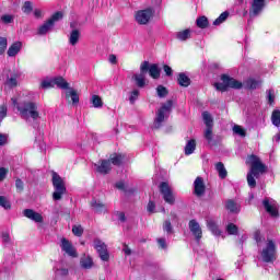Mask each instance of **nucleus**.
Segmentation results:
<instances>
[{
    "label": "nucleus",
    "instance_id": "864d4df0",
    "mask_svg": "<svg viewBox=\"0 0 280 280\" xmlns=\"http://www.w3.org/2000/svg\"><path fill=\"white\" fill-rule=\"evenodd\" d=\"M98 255L102 261H108L110 259V255L108 254V248L104 249L103 252H98Z\"/></svg>",
    "mask_w": 280,
    "mask_h": 280
},
{
    "label": "nucleus",
    "instance_id": "f3484780",
    "mask_svg": "<svg viewBox=\"0 0 280 280\" xmlns=\"http://www.w3.org/2000/svg\"><path fill=\"white\" fill-rule=\"evenodd\" d=\"M80 36H82V34L80 33V30L78 28L72 30L68 37L69 45H71L72 47H75V45L80 43Z\"/></svg>",
    "mask_w": 280,
    "mask_h": 280
},
{
    "label": "nucleus",
    "instance_id": "c03bdc74",
    "mask_svg": "<svg viewBox=\"0 0 280 280\" xmlns=\"http://www.w3.org/2000/svg\"><path fill=\"white\" fill-rule=\"evenodd\" d=\"M140 92L139 90H133L129 93V102L130 104H135L137 100H139Z\"/></svg>",
    "mask_w": 280,
    "mask_h": 280
},
{
    "label": "nucleus",
    "instance_id": "5fc2aeb1",
    "mask_svg": "<svg viewBox=\"0 0 280 280\" xmlns=\"http://www.w3.org/2000/svg\"><path fill=\"white\" fill-rule=\"evenodd\" d=\"M148 71H150V62L148 61H143L141 65H140V73H148Z\"/></svg>",
    "mask_w": 280,
    "mask_h": 280
},
{
    "label": "nucleus",
    "instance_id": "c85d7f7f",
    "mask_svg": "<svg viewBox=\"0 0 280 280\" xmlns=\"http://www.w3.org/2000/svg\"><path fill=\"white\" fill-rule=\"evenodd\" d=\"M225 207L230 213H240V206L233 200H228Z\"/></svg>",
    "mask_w": 280,
    "mask_h": 280
},
{
    "label": "nucleus",
    "instance_id": "423d86ee",
    "mask_svg": "<svg viewBox=\"0 0 280 280\" xmlns=\"http://www.w3.org/2000/svg\"><path fill=\"white\" fill-rule=\"evenodd\" d=\"M154 18V9L148 8L136 12L135 20L139 25H148Z\"/></svg>",
    "mask_w": 280,
    "mask_h": 280
},
{
    "label": "nucleus",
    "instance_id": "7c9ffc66",
    "mask_svg": "<svg viewBox=\"0 0 280 280\" xmlns=\"http://www.w3.org/2000/svg\"><path fill=\"white\" fill-rule=\"evenodd\" d=\"M110 165H121V162L124 161V155L121 154H113L108 159Z\"/></svg>",
    "mask_w": 280,
    "mask_h": 280
},
{
    "label": "nucleus",
    "instance_id": "69168bd1",
    "mask_svg": "<svg viewBox=\"0 0 280 280\" xmlns=\"http://www.w3.org/2000/svg\"><path fill=\"white\" fill-rule=\"evenodd\" d=\"M155 208H156V206L152 201H149L148 207H147L149 213H154Z\"/></svg>",
    "mask_w": 280,
    "mask_h": 280
},
{
    "label": "nucleus",
    "instance_id": "13d9d810",
    "mask_svg": "<svg viewBox=\"0 0 280 280\" xmlns=\"http://www.w3.org/2000/svg\"><path fill=\"white\" fill-rule=\"evenodd\" d=\"M8 115V107H5L4 105L0 106V120L5 119Z\"/></svg>",
    "mask_w": 280,
    "mask_h": 280
},
{
    "label": "nucleus",
    "instance_id": "de8ad7c7",
    "mask_svg": "<svg viewBox=\"0 0 280 280\" xmlns=\"http://www.w3.org/2000/svg\"><path fill=\"white\" fill-rule=\"evenodd\" d=\"M156 93L159 97H167V88L163 86V85H159L156 88Z\"/></svg>",
    "mask_w": 280,
    "mask_h": 280
},
{
    "label": "nucleus",
    "instance_id": "37998d69",
    "mask_svg": "<svg viewBox=\"0 0 280 280\" xmlns=\"http://www.w3.org/2000/svg\"><path fill=\"white\" fill-rule=\"evenodd\" d=\"M72 233L77 237H82V235L84 233V228H82V225H73L72 226Z\"/></svg>",
    "mask_w": 280,
    "mask_h": 280
},
{
    "label": "nucleus",
    "instance_id": "0eeeda50",
    "mask_svg": "<svg viewBox=\"0 0 280 280\" xmlns=\"http://www.w3.org/2000/svg\"><path fill=\"white\" fill-rule=\"evenodd\" d=\"M172 101H167L165 104L162 105V107L158 110L155 121L153 125V128H161V124L165 121V117L170 110H172Z\"/></svg>",
    "mask_w": 280,
    "mask_h": 280
},
{
    "label": "nucleus",
    "instance_id": "58836bf2",
    "mask_svg": "<svg viewBox=\"0 0 280 280\" xmlns=\"http://www.w3.org/2000/svg\"><path fill=\"white\" fill-rule=\"evenodd\" d=\"M197 26H199L201 30H205V27L209 26V20L207 16H200L197 19Z\"/></svg>",
    "mask_w": 280,
    "mask_h": 280
},
{
    "label": "nucleus",
    "instance_id": "5701e85b",
    "mask_svg": "<svg viewBox=\"0 0 280 280\" xmlns=\"http://www.w3.org/2000/svg\"><path fill=\"white\" fill-rule=\"evenodd\" d=\"M55 86H58V89H62L63 91H69V89H71L69 82L62 77L55 78Z\"/></svg>",
    "mask_w": 280,
    "mask_h": 280
},
{
    "label": "nucleus",
    "instance_id": "b1692460",
    "mask_svg": "<svg viewBox=\"0 0 280 280\" xmlns=\"http://www.w3.org/2000/svg\"><path fill=\"white\" fill-rule=\"evenodd\" d=\"M132 80H135L139 89H143V86H145V74L143 72L133 74Z\"/></svg>",
    "mask_w": 280,
    "mask_h": 280
},
{
    "label": "nucleus",
    "instance_id": "4468645a",
    "mask_svg": "<svg viewBox=\"0 0 280 280\" xmlns=\"http://www.w3.org/2000/svg\"><path fill=\"white\" fill-rule=\"evenodd\" d=\"M23 214L28 220H32L33 222L43 223V214L38 213L32 209H25L23 211Z\"/></svg>",
    "mask_w": 280,
    "mask_h": 280
},
{
    "label": "nucleus",
    "instance_id": "bf43d9fd",
    "mask_svg": "<svg viewBox=\"0 0 280 280\" xmlns=\"http://www.w3.org/2000/svg\"><path fill=\"white\" fill-rule=\"evenodd\" d=\"M22 10L24 14H30L32 12V2H25Z\"/></svg>",
    "mask_w": 280,
    "mask_h": 280
},
{
    "label": "nucleus",
    "instance_id": "052dcab7",
    "mask_svg": "<svg viewBox=\"0 0 280 280\" xmlns=\"http://www.w3.org/2000/svg\"><path fill=\"white\" fill-rule=\"evenodd\" d=\"M5 176H8V168L0 167V183L5 180Z\"/></svg>",
    "mask_w": 280,
    "mask_h": 280
},
{
    "label": "nucleus",
    "instance_id": "e433bc0d",
    "mask_svg": "<svg viewBox=\"0 0 280 280\" xmlns=\"http://www.w3.org/2000/svg\"><path fill=\"white\" fill-rule=\"evenodd\" d=\"M234 135H238V137H246V129H244L240 125H234L232 128Z\"/></svg>",
    "mask_w": 280,
    "mask_h": 280
},
{
    "label": "nucleus",
    "instance_id": "2eb2a0df",
    "mask_svg": "<svg viewBox=\"0 0 280 280\" xmlns=\"http://www.w3.org/2000/svg\"><path fill=\"white\" fill-rule=\"evenodd\" d=\"M262 205L265 207V210L267 211V213H269V215H271V218H277L279 215V210L277 209V205L273 202H270V200L265 199L262 201Z\"/></svg>",
    "mask_w": 280,
    "mask_h": 280
},
{
    "label": "nucleus",
    "instance_id": "9d476101",
    "mask_svg": "<svg viewBox=\"0 0 280 280\" xmlns=\"http://www.w3.org/2000/svg\"><path fill=\"white\" fill-rule=\"evenodd\" d=\"M194 188L195 196L202 198L207 191V184H205V179L202 177H197L194 182Z\"/></svg>",
    "mask_w": 280,
    "mask_h": 280
},
{
    "label": "nucleus",
    "instance_id": "0e129e2a",
    "mask_svg": "<svg viewBox=\"0 0 280 280\" xmlns=\"http://www.w3.org/2000/svg\"><path fill=\"white\" fill-rule=\"evenodd\" d=\"M268 102L269 104H275V92L272 91L268 92Z\"/></svg>",
    "mask_w": 280,
    "mask_h": 280
},
{
    "label": "nucleus",
    "instance_id": "a211bd4d",
    "mask_svg": "<svg viewBox=\"0 0 280 280\" xmlns=\"http://www.w3.org/2000/svg\"><path fill=\"white\" fill-rule=\"evenodd\" d=\"M21 49H23V43L15 42L9 47L7 54H8L9 58H14V56H18V54L21 51Z\"/></svg>",
    "mask_w": 280,
    "mask_h": 280
},
{
    "label": "nucleus",
    "instance_id": "1a4fd4ad",
    "mask_svg": "<svg viewBox=\"0 0 280 280\" xmlns=\"http://www.w3.org/2000/svg\"><path fill=\"white\" fill-rule=\"evenodd\" d=\"M266 7V0H253L249 10V16L255 18L261 14L264 8Z\"/></svg>",
    "mask_w": 280,
    "mask_h": 280
},
{
    "label": "nucleus",
    "instance_id": "473e14b6",
    "mask_svg": "<svg viewBox=\"0 0 280 280\" xmlns=\"http://www.w3.org/2000/svg\"><path fill=\"white\" fill-rule=\"evenodd\" d=\"M259 84H261V83L255 79H248L244 82L245 89H250V90L258 89Z\"/></svg>",
    "mask_w": 280,
    "mask_h": 280
},
{
    "label": "nucleus",
    "instance_id": "c756f323",
    "mask_svg": "<svg viewBox=\"0 0 280 280\" xmlns=\"http://www.w3.org/2000/svg\"><path fill=\"white\" fill-rule=\"evenodd\" d=\"M202 119L206 128H213V117L209 112H203L202 113Z\"/></svg>",
    "mask_w": 280,
    "mask_h": 280
},
{
    "label": "nucleus",
    "instance_id": "20e7f679",
    "mask_svg": "<svg viewBox=\"0 0 280 280\" xmlns=\"http://www.w3.org/2000/svg\"><path fill=\"white\" fill-rule=\"evenodd\" d=\"M52 187L55 191L52 192V200H62V196L67 192L65 187V180L58 175V173L52 172Z\"/></svg>",
    "mask_w": 280,
    "mask_h": 280
},
{
    "label": "nucleus",
    "instance_id": "f704fd0d",
    "mask_svg": "<svg viewBox=\"0 0 280 280\" xmlns=\"http://www.w3.org/2000/svg\"><path fill=\"white\" fill-rule=\"evenodd\" d=\"M54 86H56L55 78L46 79L40 82V89H54Z\"/></svg>",
    "mask_w": 280,
    "mask_h": 280
},
{
    "label": "nucleus",
    "instance_id": "9b49d317",
    "mask_svg": "<svg viewBox=\"0 0 280 280\" xmlns=\"http://www.w3.org/2000/svg\"><path fill=\"white\" fill-rule=\"evenodd\" d=\"M94 167L98 174H109L110 170H113V166L110 164L109 160H101L98 163L94 164Z\"/></svg>",
    "mask_w": 280,
    "mask_h": 280
},
{
    "label": "nucleus",
    "instance_id": "774afa93",
    "mask_svg": "<svg viewBox=\"0 0 280 280\" xmlns=\"http://www.w3.org/2000/svg\"><path fill=\"white\" fill-rule=\"evenodd\" d=\"M210 230L212 231V233H214V235H220V230H218L215 225H210Z\"/></svg>",
    "mask_w": 280,
    "mask_h": 280
},
{
    "label": "nucleus",
    "instance_id": "8fccbe9b",
    "mask_svg": "<svg viewBox=\"0 0 280 280\" xmlns=\"http://www.w3.org/2000/svg\"><path fill=\"white\" fill-rule=\"evenodd\" d=\"M226 231L229 233V235H237V225L233 224V223H229L226 226Z\"/></svg>",
    "mask_w": 280,
    "mask_h": 280
},
{
    "label": "nucleus",
    "instance_id": "7ed1b4c3",
    "mask_svg": "<svg viewBox=\"0 0 280 280\" xmlns=\"http://www.w3.org/2000/svg\"><path fill=\"white\" fill-rule=\"evenodd\" d=\"M221 81L222 83H214V88L217 91H221V93L229 91V89H242V82L229 77L228 74L221 75Z\"/></svg>",
    "mask_w": 280,
    "mask_h": 280
},
{
    "label": "nucleus",
    "instance_id": "79ce46f5",
    "mask_svg": "<svg viewBox=\"0 0 280 280\" xmlns=\"http://www.w3.org/2000/svg\"><path fill=\"white\" fill-rule=\"evenodd\" d=\"M229 19V12H223L220 14V16L213 22V25H222L224 21Z\"/></svg>",
    "mask_w": 280,
    "mask_h": 280
},
{
    "label": "nucleus",
    "instance_id": "72a5a7b5",
    "mask_svg": "<svg viewBox=\"0 0 280 280\" xmlns=\"http://www.w3.org/2000/svg\"><path fill=\"white\" fill-rule=\"evenodd\" d=\"M271 122L276 126V128L280 127V110L275 109L271 114Z\"/></svg>",
    "mask_w": 280,
    "mask_h": 280
},
{
    "label": "nucleus",
    "instance_id": "ea45409f",
    "mask_svg": "<svg viewBox=\"0 0 280 280\" xmlns=\"http://www.w3.org/2000/svg\"><path fill=\"white\" fill-rule=\"evenodd\" d=\"M163 231L165 233H167L168 235H172V233H174V228H172V221L171 220L164 221Z\"/></svg>",
    "mask_w": 280,
    "mask_h": 280
},
{
    "label": "nucleus",
    "instance_id": "a19ab883",
    "mask_svg": "<svg viewBox=\"0 0 280 280\" xmlns=\"http://www.w3.org/2000/svg\"><path fill=\"white\" fill-rule=\"evenodd\" d=\"M94 248L97 250V253H101L103 250H106V244L100 240L94 241Z\"/></svg>",
    "mask_w": 280,
    "mask_h": 280
},
{
    "label": "nucleus",
    "instance_id": "ddd939ff",
    "mask_svg": "<svg viewBox=\"0 0 280 280\" xmlns=\"http://www.w3.org/2000/svg\"><path fill=\"white\" fill-rule=\"evenodd\" d=\"M61 250H65L67 255L70 257H78V252H75V247H73V244L69 242L67 238H61Z\"/></svg>",
    "mask_w": 280,
    "mask_h": 280
},
{
    "label": "nucleus",
    "instance_id": "4d7b16f0",
    "mask_svg": "<svg viewBox=\"0 0 280 280\" xmlns=\"http://www.w3.org/2000/svg\"><path fill=\"white\" fill-rule=\"evenodd\" d=\"M1 238L3 244H10V242H12V238H10V233L3 232L1 234Z\"/></svg>",
    "mask_w": 280,
    "mask_h": 280
},
{
    "label": "nucleus",
    "instance_id": "603ef678",
    "mask_svg": "<svg viewBox=\"0 0 280 280\" xmlns=\"http://www.w3.org/2000/svg\"><path fill=\"white\" fill-rule=\"evenodd\" d=\"M1 23H4L5 25L12 23L14 21V16L10 14H4L0 18Z\"/></svg>",
    "mask_w": 280,
    "mask_h": 280
},
{
    "label": "nucleus",
    "instance_id": "f03ea898",
    "mask_svg": "<svg viewBox=\"0 0 280 280\" xmlns=\"http://www.w3.org/2000/svg\"><path fill=\"white\" fill-rule=\"evenodd\" d=\"M18 110L22 119H25L26 121L30 119H33V121H36V119H40V112H38V104L32 101H27L19 105Z\"/></svg>",
    "mask_w": 280,
    "mask_h": 280
},
{
    "label": "nucleus",
    "instance_id": "338daca9",
    "mask_svg": "<svg viewBox=\"0 0 280 280\" xmlns=\"http://www.w3.org/2000/svg\"><path fill=\"white\" fill-rule=\"evenodd\" d=\"M108 61L110 62V65H117V56L109 55Z\"/></svg>",
    "mask_w": 280,
    "mask_h": 280
},
{
    "label": "nucleus",
    "instance_id": "6e6552de",
    "mask_svg": "<svg viewBox=\"0 0 280 280\" xmlns=\"http://www.w3.org/2000/svg\"><path fill=\"white\" fill-rule=\"evenodd\" d=\"M160 194H162L163 199L168 203V205H174L175 202V197H174V190H172V186L167 182H162L160 184Z\"/></svg>",
    "mask_w": 280,
    "mask_h": 280
},
{
    "label": "nucleus",
    "instance_id": "09e8293b",
    "mask_svg": "<svg viewBox=\"0 0 280 280\" xmlns=\"http://www.w3.org/2000/svg\"><path fill=\"white\" fill-rule=\"evenodd\" d=\"M16 79H18V75H16V74H12V75L7 80L8 86H11V88L18 86L19 81H18Z\"/></svg>",
    "mask_w": 280,
    "mask_h": 280
},
{
    "label": "nucleus",
    "instance_id": "dca6fc26",
    "mask_svg": "<svg viewBox=\"0 0 280 280\" xmlns=\"http://www.w3.org/2000/svg\"><path fill=\"white\" fill-rule=\"evenodd\" d=\"M66 100L69 102V104H73L74 106L80 104V95H78V91L73 90V88H70L66 92Z\"/></svg>",
    "mask_w": 280,
    "mask_h": 280
},
{
    "label": "nucleus",
    "instance_id": "680f3d73",
    "mask_svg": "<svg viewBox=\"0 0 280 280\" xmlns=\"http://www.w3.org/2000/svg\"><path fill=\"white\" fill-rule=\"evenodd\" d=\"M8 143V135L0 133V145H5Z\"/></svg>",
    "mask_w": 280,
    "mask_h": 280
},
{
    "label": "nucleus",
    "instance_id": "2f4dec72",
    "mask_svg": "<svg viewBox=\"0 0 280 280\" xmlns=\"http://www.w3.org/2000/svg\"><path fill=\"white\" fill-rule=\"evenodd\" d=\"M215 170H217L220 178H226L229 173L226 172V168L224 167V164L222 162H218L215 164Z\"/></svg>",
    "mask_w": 280,
    "mask_h": 280
},
{
    "label": "nucleus",
    "instance_id": "6ab92c4d",
    "mask_svg": "<svg viewBox=\"0 0 280 280\" xmlns=\"http://www.w3.org/2000/svg\"><path fill=\"white\" fill-rule=\"evenodd\" d=\"M80 266L84 270H91V268H93V266H94L93 258H91V256L81 257Z\"/></svg>",
    "mask_w": 280,
    "mask_h": 280
},
{
    "label": "nucleus",
    "instance_id": "4be33fe9",
    "mask_svg": "<svg viewBox=\"0 0 280 280\" xmlns=\"http://www.w3.org/2000/svg\"><path fill=\"white\" fill-rule=\"evenodd\" d=\"M203 138L206 139L208 145H213V127H206L203 130Z\"/></svg>",
    "mask_w": 280,
    "mask_h": 280
},
{
    "label": "nucleus",
    "instance_id": "49530a36",
    "mask_svg": "<svg viewBox=\"0 0 280 280\" xmlns=\"http://www.w3.org/2000/svg\"><path fill=\"white\" fill-rule=\"evenodd\" d=\"M8 49V39L5 37H0V56L5 54Z\"/></svg>",
    "mask_w": 280,
    "mask_h": 280
},
{
    "label": "nucleus",
    "instance_id": "393cba45",
    "mask_svg": "<svg viewBox=\"0 0 280 280\" xmlns=\"http://www.w3.org/2000/svg\"><path fill=\"white\" fill-rule=\"evenodd\" d=\"M184 152H185L186 156H189L190 154H194V152H196V140L195 139L187 141Z\"/></svg>",
    "mask_w": 280,
    "mask_h": 280
},
{
    "label": "nucleus",
    "instance_id": "6e6d98bb",
    "mask_svg": "<svg viewBox=\"0 0 280 280\" xmlns=\"http://www.w3.org/2000/svg\"><path fill=\"white\" fill-rule=\"evenodd\" d=\"M159 247L162 248V250L167 249V241L165 238H158L156 240Z\"/></svg>",
    "mask_w": 280,
    "mask_h": 280
},
{
    "label": "nucleus",
    "instance_id": "4c0bfd02",
    "mask_svg": "<svg viewBox=\"0 0 280 280\" xmlns=\"http://www.w3.org/2000/svg\"><path fill=\"white\" fill-rule=\"evenodd\" d=\"M191 31L190 30H184L179 33H177L178 40H187V38H190Z\"/></svg>",
    "mask_w": 280,
    "mask_h": 280
},
{
    "label": "nucleus",
    "instance_id": "cd10ccee",
    "mask_svg": "<svg viewBox=\"0 0 280 280\" xmlns=\"http://www.w3.org/2000/svg\"><path fill=\"white\" fill-rule=\"evenodd\" d=\"M91 205L96 213H104L106 211V205L101 201L93 200Z\"/></svg>",
    "mask_w": 280,
    "mask_h": 280
},
{
    "label": "nucleus",
    "instance_id": "a18cd8bd",
    "mask_svg": "<svg viewBox=\"0 0 280 280\" xmlns=\"http://www.w3.org/2000/svg\"><path fill=\"white\" fill-rule=\"evenodd\" d=\"M15 188L18 194H23V190L25 189V184L23 183V179L21 178L15 179Z\"/></svg>",
    "mask_w": 280,
    "mask_h": 280
},
{
    "label": "nucleus",
    "instance_id": "e2e57ef3",
    "mask_svg": "<svg viewBox=\"0 0 280 280\" xmlns=\"http://www.w3.org/2000/svg\"><path fill=\"white\" fill-rule=\"evenodd\" d=\"M116 188L119 189L120 191H126V189H127L126 183H124V182L116 183Z\"/></svg>",
    "mask_w": 280,
    "mask_h": 280
},
{
    "label": "nucleus",
    "instance_id": "f8f14e48",
    "mask_svg": "<svg viewBox=\"0 0 280 280\" xmlns=\"http://www.w3.org/2000/svg\"><path fill=\"white\" fill-rule=\"evenodd\" d=\"M188 226L197 242H200V240H202V229L200 224L196 220H190Z\"/></svg>",
    "mask_w": 280,
    "mask_h": 280
},
{
    "label": "nucleus",
    "instance_id": "f257e3e1",
    "mask_svg": "<svg viewBox=\"0 0 280 280\" xmlns=\"http://www.w3.org/2000/svg\"><path fill=\"white\" fill-rule=\"evenodd\" d=\"M246 165L250 166V171L247 174V184L249 187H257L256 178H259V174H264L266 172V165L261 163V160L257 155H249L246 160Z\"/></svg>",
    "mask_w": 280,
    "mask_h": 280
},
{
    "label": "nucleus",
    "instance_id": "39448f33",
    "mask_svg": "<svg viewBox=\"0 0 280 280\" xmlns=\"http://www.w3.org/2000/svg\"><path fill=\"white\" fill-rule=\"evenodd\" d=\"M260 259L266 264H272L275 259H277V246L272 240H268L266 246L262 248L260 253Z\"/></svg>",
    "mask_w": 280,
    "mask_h": 280
},
{
    "label": "nucleus",
    "instance_id": "aec40b11",
    "mask_svg": "<svg viewBox=\"0 0 280 280\" xmlns=\"http://www.w3.org/2000/svg\"><path fill=\"white\" fill-rule=\"evenodd\" d=\"M54 28V24L48 20L43 25H40L37 30V34L39 36H45L48 32H51Z\"/></svg>",
    "mask_w": 280,
    "mask_h": 280
},
{
    "label": "nucleus",
    "instance_id": "c9c22d12",
    "mask_svg": "<svg viewBox=\"0 0 280 280\" xmlns=\"http://www.w3.org/2000/svg\"><path fill=\"white\" fill-rule=\"evenodd\" d=\"M0 207L7 211H10V209H12V203H10L5 196H0Z\"/></svg>",
    "mask_w": 280,
    "mask_h": 280
},
{
    "label": "nucleus",
    "instance_id": "412c9836",
    "mask_svg": "<svg viewBox=\"0 0 280 280\" xmlns=\"http://www.w3.org/2000/svg\"><path fill=\"white\" fill-rule=\"evenodd\" d=\"M90 104H92L93 108H103L104 107V101L102 100V96L97 94H93L90 98Z\"/></svg>",
    "mask_w": 280,
    "mask_h": 280
},
{
    "label": "nucleus",
    "instance_id": "bb28decb",
    "mask_svg": "<svg viewBox=\"0 0 280 280\" xmlns=\"http://www.w3.org/2000/svg\"><path fill=\"white\" fill-rule=\"evenodd\" d=\"M177 82L179 86L187 88L189 86V84H191V79H189V77H187V74L185 73H179L177 78Z\"/></svg>",
    "mask_w": 280,
    "mask_h": 280
},
{
    "label": "nucleus",
    "instance_id": "3c124183",
    "mask_svg": "<svg viewBox=\"0 0 280 280\" xmlns=\"http://www.w3.org/2000/svg\"><path fill=\"white\" fill-rule=\"evenodd\" d=\"M62 16V12H56L48 21H50L51 24L55 25L56 23H58V21H61Z\"/></svg>",
    "mask_w": 280,
    "mask_h": 280
},
{
    "label": "nucleus",
    "instance_id": "a878e982",
    "mask_svg": "<svg viewBox=\"0 0 280 280\" xmlns=\"http://www.w3.org/2000/svg\"><path fill=\"white\" fill-rule=\"evenodd\" d=\"M149 75H151L153 80H159L161 78V69H159V66L156 63L150 66Z\"/></svg>",
    "mask_w": 280,
    "mask_h": 280
}]
</instances>
